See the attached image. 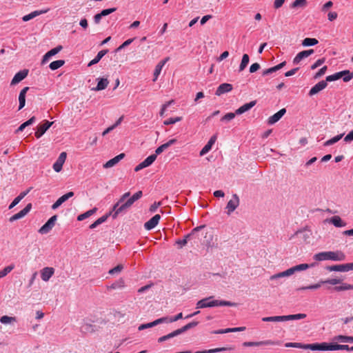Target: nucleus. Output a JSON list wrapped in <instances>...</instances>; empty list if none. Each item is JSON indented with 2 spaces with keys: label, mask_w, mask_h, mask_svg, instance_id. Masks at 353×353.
<instances>
[{
  "label": "nucleus",
  "mask_w": 353,
  "mask_h": 353,
  "mask_svg": "<svg viewBox=\"0 0 353 353\" xmlns=\"http://www.w3.org/2000/svg\"><path fill=\"white\" fill-rule=\"evenodd\" d=\"M327 221L336 228L345 227L346 225V223L339 216H334Z\"/></svg>",
  "instance_id": "22"
},
{
  "label": "nucleus",
  "mask_w": 353,
  "mask_h": 353,
  "mask_svg": "<svg viewBox=\"0 0 353 353\" xmlns=\"http://www.w3.org/2000/svg\"><path fill=\"white\" fill-rule=\"evenodd\" d=\"M324 62H325L324 58L318 59L313 65H312L311 69L315 70L316 68H317L318 67L321 65Z\"/></svg>",
  "instance_id": "63"
},
{
  "label": "nucleus",
  "mask_w": 353,
  "mask_h": 353,
  "mask_svg": "<svg viewBox=\"0 0 353 353\" xmlns=\"http://www.w3.org/2000/svg\"><path fill=\"white\" fill-rule=\"evenodd\" d=\"M14 268V264H11L8 266H6L3 270H0V274L2 276V277H4L8 273H10Z\"/></svg>",
  "instance_id": "48"
},
{
  "label": "nucleus",
  "mask_w": 353,
  "mask_h": 353,
  "mask_svg": "<svg viewBox=\"0 0 353 353\" xmlns=\"http://www.w3.org/2000/svg\"><path fill=\"white\" fill-rule=\"evenodd\" d=\"M123 269V265L119 264L116 267H114V268L110 269L109 270L108 273L110 274H118V273L121 272Z\"/></svg>",
  "instance_id": "53"
},
{
  "label": "nucleus",
  "mask_w": 353,
  "mask_h": 353,
  "mask_svg": "<svg viewBox=\"0 0 353 353\" xmlns=\"http://www.w3.org/2000/svg\"><path fill=\"white\" fill-rule=\"evenodd\" d=\"M341 72H336L332 75H329L326 77L325 81L327 82V81H333L338 80L341 78Z\"/></svg>",
  "instance_id": "50"
},
{
  "label": "nucleus",
  "mask_w": 353,
  "mask_h": 353,
  "mask_svg": "<svg viewBox=\"0 0 353 353\" xmlns=\"http://www.w3.org/2000/svg\"><path fill=\"white\" fill-rule=\"evenodd\" d=\"M16 321V317L8 316L6 315L1 316L0 319V322L3 324L11 323Z\"/></svg>",
  "instance_id": "45"
},
{
  "label": "nucleus",
  "mask_w": 353,
  "mask_h": 353,
  "mask_svg": "<svg viewBox=\"0 0 353 353\" xmlns=\"http://www.w3.org/2000/svg\"><path fill=\"white\" fill-rule=\"evenodd\" d=\"M125 156H115L113 159L108 161L103 167L104 168H110L117 164Z\"/></svg>",
  "instance_id": "28"
},
{
  "label": "nucleus",
  "mask_w": 353,
  "mask_h": 353,
  "mask_svg": "<svg viewBox=\"0 0 353 353\" xmlns=\"http://www.w3.org/2000/svg\"><path fill=\"white\" fill-rule=\"evenodd\" d=\"M314 265V263H312L311 265H308L307 263H301L295 266H293L288 270V276H291L294 274L296 272L303 271L309 268L310 267H313Z\"/></svg>",
  "instance_id": "10"
},
{
  "label": "nucleus",
  "mask_w": 353,
  "mask_h": 353,
  "mask_svg": "<svg viewBox=\"0 0 353 353\" xmlns=\"http://www.w3.org/2000/svg\"><path fill=\"white\" fill-rule=\"evenodd\" d=\"M305 314H290V320H298L305 319L306 317Z\"/></svg>",
  "instance_id": "61"
},
{
  "label": "nucleus",
  "mask_w": 353,
  "mask_h": 353,
  "mask_svg": "<svg viewBox=\"0 0 353 353\" xmlns=\"http://www.w3.org/2000/svg\"><path fill=\"white\" fill-rule=\"evenodd\" d=\"M175 141H176L175 139H172V140L169 141L168 142H167L166 143H164V144L161 145V146H159V148H157V149L156 150V154H160L162 152H163V150L165 148H168L171 144H172Z\"/></svg>",
  "instance_id": "42"
},
{
  "label": "nucleus",
  "mask_w": 353,
  "mask_h": 353,
  "mask_svg": "<svg viewBox=\"0 0 353 353\" xmlns=\"http://www.w3.org/2000/svg\"><path fill=\"white\" fill-rule=\"evenodd\" d=\"M35 121V117H32L30 119H29L27 121L22 123L18 128V132H21L24 130V128L31 124H32Z\"/></svg>",
  "instance_id": "46"
},
{
  "label": "nucleus",
  "mask_w": 353,
  "mask_h": 353,
  "mask_svg": "<svg viewBox=\"0 0 353 353\" xmlns=\"http://www.w3.org/2000/svg\"><path fill=\"white\" fill-rule=\"evenodd\" d=\"M285 64H286V61H283L281 63H279L274 67L264 70L263 71L262 75L266 76V75L270 74L274 72H276V71L279 70L280 69L283 68L285 65Z\"/></svg>",
  "instance_id": "25"
},
{
  "label": "nucleus",
  "mask_w": 353,
  "mask_h": 353,
  "mask_svg": "<svg viewBox=\"0 0 353 353\" xmlns=\"http://www.w3.org/2000/svg\"><path fill=\"white\" fill-rule=\"evenodd\" d=\"M314 259L321 261L326 260H332L334 261H342L345 259V254L341 251L336 252H322L314 254Z\"/></svg>",
  "instance_id": "3"
},
{
  "label": "nucleus",
  "mask_w": 353,
  "mask_h": 353,
  "mask_svg": "<svg viewBox=\"0 0 353 353\" xmlns=\"http://www.w3.org/2000/svg\"><path fill=\"white\" fill-rule=\"evenodd\" d=\"M65 201V197L61 196L59 197L57 201L52 205V209L55 210L58 208L63 203H64Z\"/></svg>",
  "instance_id": "56"
},
{
  "label": "nucleus",
  "mask_w": 353,
  "mask_h": 353,
  "mask_svg": "<svg viewBox=\"0 0 353 353\" xmlns=\"http://www.w3.org/2000/svg\"><path fill=\"white\" fill-rule=\"evenodd\" d=\"M66 157L67 156H59V158L53 164V169L55 172H59L62 170V167L65 161Z\"/></svg>",
  "instance_id": "26"
},
{
  "label": "nucleus",
  "mask_w": 353,
  "mask_h": 353,
  "mask_svg": "<svg viewBox=\"0 0 353 353\" xmlns=\"http://www.w3.org/2000/svg\"><path fill=\"white\" fill-rule=\"evenodd\" d=\"M46 12H47V10H35L27 15L23 16L22 18V20L23 21H28L32 19L34 17H36L41 14L46 13Z\"/></svg>",
  "instance_id": "29"
},
{
  "label": "nucleus",
  "mask_w": 353,
  "mask_h": 353,
  "mask_svg": "<svg viewBox=\"0 0 353 353\" xmlns=\"http://www.w3.org/2000/svg\"><path fill=\"white\" fill-rule=\"evenodd\" d=\"M108 50H102L99 51L96 57L88 63V66H91L97 63L102 59V57L108 53Z\"/></svg>",
  "instance_id": "33"
},
{
  "label": "nucleus",
  "mask_w": 353,
  "mask_h": 353,
  "mask_svg": "<svg viewBox=\"0 0 353 353\" xmlns=\"http://www.w3.org/2000/svg\"><path fill=\"white\" fill-rule=\"evenodd\" d=\"M285 276H289L287 270L272 275L270 280H275Z\"/></svg>",
  "instance_id": "54"
},
{
  "label": "nucleus",
  "mask_w": 353,
  "mask_h": 353,
  "mask_svg": "<svg viewBox=\"0 0 353 353\" xmlns=\"http://www.w3.org/2000/svg\"><path fill=\"white\" fill-rule=\"evenodd\" d=\"M57 219V215L50 217L48 221L39 229V232L43 234L48 233L55 225Z\"/></svg>",
  "instance_id": "7"
},
{
  "label": "nucleus",
  "mask_w": 353,
  "mask_h": 353,
  "mask_svg": "<svg viewBox=\"0 0 353 353\" xmlns=\"http://www.w3.org/2000/svg\"><path fill=\"white\" fill-rule=\"evenodd\" d=\"M256 101H250V103L243 105L242 106H241L239 108H238L236 110V114H241L248 111L249 110H250L252 108H253L256 105Z\"/></svg>",
  "instance_id": "24"
},
{
  "label": "nucleus",
  "mask_w": 353,
  "mask_h": 353,
  "mask_svg": "<svg viewBox=\"0 0 353 353\" xmlns=\"http://www.w3.org/2000/svg\"><path fill=\"white\" fill-rule=\"evenodd\" d=\"M281 344L280 341H274L271 340L262 341L258 342H245L243 346L252 347V346H261V345H279Z\"/></svg>",
  "instance_id": "8"
},
{
  "label": "nucleus",
  "mask_w": 353,
  "mask_h": 353,
  "mask_svg": "<svg viewBox=\"0 0 353 353\" xmlns=\"http://www.w3.org/2000/svg\"><path fill=\"white\" fill-rule=\"evenodd\" d=\"M161 219V216L159 214H156L153 217H152L149 221L145 223L144 227L146 230H150L154 228L158 224L159 220Z\"/></svg>",
  "instance_id": "16"
},
{
  "label": "nucleus",
  "mask_w": 353,
  "mask_h": 353,
  "mask_svg": "<svg viewBox=\"0 0 353 353\" xmlns=\"http://www.w3.org/2000/svg\"><path fill=\"white\" fill-rule=\"evenodd\" d=\"M54 273V269L50 267H46L41 270V278L44 281H48Z\"/></svg>",
  "instance_id": "15"
},
{
  "label": "nucleus",
  "mask_w": 353,
  "mask_h": 353,
  "mask_svg": "<svg viewBox=\"0 0 353 353\" xmlns=\"http://www.w3.org/2000/svg\"><path fill=\"white\" fill-rule=\"evenodd\" d=\"M332 351L334 350H347L350 351V347L347 345H339L336 343H332Z\"/></svg>",
  "instance_id": "41"
},
{
  "label": "nucleus",
  "mask_w": 353,
  "mask_h": 353,
  "mask_svg": "<svg viewBox=\"0 0 353 353\" xmlns=\"http://www.w3.org/2000/svg\"><path fill=\"white\" fill-rule=\"evenodd\" d=\"M97 208H94L85 212V213L79 215L77 217V220L83 221V220L88 218L89 216H92V214H94L97 212Z\"/></svg>",
  "instance_id": "34"
},
{
  "label": "nucleus",
  "mask_w": 353,
  "mask_h": 353,
  "mask_svg": "<svg viewBox=\"0 0 353 353\" xmlns=\"http://www.w3.org/2000/svg\"><path fill=\"white\" fill-rule=\"evenodd\" d=\"M341 283V279H327L325 281H321L319 283H321V285L324 283H329L331 285H336Z\"/></svg>",
  "instance_id": "52"
},
{
  "label": "nucleus",
  "mask_w": 353,
  "mask_h": 353,
  "mask_svg": "<svg viewBox=\"0 0 353 353\" xmlns=\"http://www.w3.org/2000/svg\"><path fill=\"white\" fill-rule=\"evenodd\" d=\"M32 209V204L28 203L23 210L18 213L14 214L10 218V221L13 222L16 220L24 217Z\"/></svg>",
  "instance_id": "11"
},
{
  "label": "nucleus",
  "mask_w": 353,
  "mask_h": 353,
  "mask_svg": "<svg viewBox=\"0 0 353 353\" xmlns=\"http://www.w3.org/2000/svg\"><path fill=\"white\" fill-rule=\"evenodd\" d=\"M169 60V57H166L163 60L161 61L155 67L154 72V79L153 81H156L158 79L163 67L166 63V62Z\"/></svg>",
  "instance_id": "21"
},
{
  "label": "nucleus",
  "mask_w": 353,
  "mask_h": 353,
  "mask_svg": "<svg viewBox=\"0 0 353 353\" xmlns=\"http://www.w3.org/2000/svg\"><path fill=\"white\" fill-rule=\"evenodd\" d=\"M227 350H228V348H227V347H217V348L207 350H203V351H197L194 353H216V352L225 351Z\"/></svg>",
  "instance_id": "47"
},
{
  "label": "nucleus",
  "mask_w": 353,
  "mask_h": 353,
  "mask_svg": "<svg viewBox=\"0 0 353 353\" xmlns=\"http://www.w3.org/2000/svg\"><path fill=\"white\" fill-rule=\"evenodd\" d=\"M205 228V225H202L197 226V227L194 228L191 231L190 233L184 236L183 239H177L175 241V244L179 245V247H178L179 249L182 248L183 246H185L187 244L188 241H192V238L195 234H196L199 232H201Z\"/></svg>",
  "instance_id": "4"
},
{
  "label": "nucleus",
  "mask_w": 353,
  "mask_h": 353,
  "mask_svg": "<svg viewBox=\"0 0 353 353\" xmlns=\"http://www.w3.org/2000/svg\"><path fill=\"white\" fill-rule=\"evenodd\" d=\"M116 8H109V9H105V10H103L100 14L102 17H105V16H107L112 12H114V11H116Z\"/></svg>",
  "instance_id": "64"
},
{
  "label": "nucleus",
  "mask_w": 353,
  "mask_h": 353,
  "mask_svg": "<svg viewBox=\"0 0 353 353\" xmlns=\"http://www.w3.org/2000/svg\"><path fill=\"white\" fill-rule=\"evenodd\" d=\"M216 140V136H212L208 143L203 148V149L201 150L199 154H205L208 153L212 148V145L214 144L215 141Z\"/></svg>",
  "instance_id": "27"
},
{
  "label": "nucleus",
  "mask_w": 353,
  "mask_h": 353,
  "mask_svg": "<svg viewBox=\"0 0 353 353\" xmlns=\"http://www.w3.org/2000/svg\"><path fill=\"white\" fill-rule=\"evenodd\" d=\"M125 287V281L123 279H119L118 281H116L110 285L108 286V290H116V289H122Z\"/></svg>",
  "instance_id": "30"
},
{
  "label": "nucleus",
  "mask_w": 353,
  "mask_h": 353,
  "mask_svg": "<svg viewBox=\"0 0 353 353\" xmlns=\"http://www.w3.org/2000/svg\"><path fill=\"white\" fill-rule=\"evenodd\" d=\"M250 61L248 54H244L242 57L241 62L239 65V71H243L248 65Z\"/></svg>",
  "instance_id": "39"
},
{
  "label": "nucleus",
  "mask_w": 353,
  "mask_h": 353,
  "mask_svg": "<svg viewBox=\"0 0 353 353\" xmlns=\"http://www.w3.org/2000/svg\"><path fill=\"white\" fill-rule=\"evenodd\" d=\"M321 287V283H316L314 285H310L308 286L301 287L298 289V290H316Z\"/></svg>",
  "instance_id": "57"
},
{
  "label": "nucleus",
  "mask_w": 353,
  "mask_h": 353,
  "mask_svg": "<svg viewBox=\"0 0 353 353\" xmlns=\"http://www.w3.org/2000/svg\"><path fill=\"white\" fill-rule=\"evenodd\" d=\"M64 64H65L64 60H57V61H54L51 62L50 63L49 67L52 70H55L61 68V66H63Z\"/></svg>",
  "instance_id": "38"
},
{
  "label": "nucleus",
  "mask_w": 353,
  "mask_h": 353,
  "mask_svg": "<svg viewBox=\"0 0 353 353\" xmlns=\"http://www.w3.org/2000/svg\"><path fill=\"white\" fill-rule=\"evenodd\" d=\"M327 85V83L325 81H321L319 82L310 89L309 92V95L312 96L317 94L318 92L325 88Z\"/></svg>",
  "instance_id": "17"
},
{
  "label": "nucleus",
  "mask_w": 353,
  "mask_h": 353,
  "mask_svg": "<svg viewBox=\"0 0 353 353\" xmlns=\"http://www.w3.org/2000/svg\"><path fill=\"white\" fill-rule=\"evenodd\" d=\"M343 134H341L339 135H337V136L332 138L331 139L326 141L325 145H330L336 143L343 137Z\"/></svg>",
  "instance_id": "55"
},
{
  "label": "nucleus",
  "mask_w": 353,
  "mask_h": 353,
  "mask_svg": "<svg viewBox=\"0 0 353 353\" xmlns=\"http://www.w3.org/2000/svg\"><path fill=\"white\" fill-rule=\"evenodd\" d=\"M286 112V110L285 108H282L279 112L269 117L268 123L270 125H272L276 123L285 114Z\"/></svg>",
  "instance_id": "20"
},
{
  "label": "nucleus",
  "mask_w": 353,
  "mask_h": 353,
  "mask_svg": "<svg viewBox=\"0 0 353 353\" xmlns=\"http://www.w3.org/2000/svg\"><path fill=\"white\" fill-rule=\"evenodd\" d=\"M332 343H319V350L320 351H332Z\"/></svg>",
  "instance_id": "49"
},
{
  "label": "nucleus",
  "mask_w": 353,
  "mask_h": 353,
  "mask_svg": "<svg viewBox=\"0 0 353 353\" xmlns=\"http://www.w3.org/2000/svg\"><path fill=\"white\" fill-rule=\"evenodd\" d=\"M341 78H343V81L344 82H348L351 79H353V72H350V70H343L341 71Z\"/></svg>",
  "instance_id": "37"
},
{
  "label": "nucleus",
  "mask_w": 353,
  "mask_h": 353,
  "mask_svg": "<svg viewBox=\"0 0 353 353\" xmlns=\"http://www.w3.org/2000/svg\"><path fill=\"white\" fill-rule=\"evenodd\" d=\"M333 290L336 292L353 290V285L347 283H343L341 285L334 287Z\"/></svg>",
  "instance_id": "43"
},
{
  "label": "nucleus",
  "mask_w": 353,
  "mask_h": 353,
  "mask_svg": "<svg viewBox=\"0 0 353 353\" xmlns=\"http://www.w3.org/2000/svg\"><path fill=\"white\" fill-rule=\"evenodd\" d=\"M314 52V50L313 49H310L307 50H303L300 52H299L296 57L293 59V63L294 64H298L301 62V60H303L305 58L308 57L311 54H312Z\"/></svg>",
  "instance_id": "12"
},
{
  "label": "nucleus",
  "mask_w": 353,
  "mask_h": 353,
  "mask_svg": "<svg viewBox=\"0 0 353 353\" xmlns=\"http://www.w3.org/2000/svg\"><path fill=\"white\" fill-rule=\"evenodd\" d=\"M142 195V191H138L129 198L124 203L121 204V206H119V204H114L112 209V211L114 212L112 217L115 219L119 214L127 210L136 201L141 199Z\"/></svg>",
  "instance_id": "2"
},
{
  "label": "nucleus",
  "mask_w": 353,
  "mask_h": 353,
  "mask_svg": "<svg viewBox=\"0 0 353 353\" xmlns=\"http://www.w3.org/2000/svg\"><path fill=\"white\" fill-rule=\"evenodd\" d=\"M213 296H210L199 301L196 304V307L197 309H202L216 306L234 307L237 305L236 303L230 302L228 301L213 300Z\"/></svg>",
  "instance_id": "1"
},
{
  "label": "nucleus",
  "mask_w": 353,
  "mask_h": 353,
  "mask_svg": "<svg viewBox=\"0 0 353 353\" xmlns=\"http://www.w3.org/2000/svg\"><path fill=\"white\" fill-rule=\"evenodd\" d=\"M240 200L236 194L232 195V198L228 202L225 209L227 214L230 215L239 205Z\"/></svg>",
  "instance_id": "6"
},
{
  "label": "nucleus",
  "mask_w": 353,
  "mask_h": 353,
  "mask_svg": "<svg viewBox=\"0 0 353 353\" xmlns=\"http://www.w3.org/2000/svg\"><path fill=\"white\" fill-rule=\"evenodd\" d=\"M109 81L107 79L101 78L99 79L97 85L95 88V90H102L107 88Z\"/></svg>",
  "instance_id": "35"
},
{
  "label": "nucleus",
  "mask_w": 353,
  "mask_h": 353,
  "mask_svg": "<svg viewBox=\"0 0 353 353\" xmlns=\"http://www.w3.org/2000/svg\"><path fill=\"white\" fill-rule=\"evenodd\" d=\"M63 47L62 46H58L54 48L51 49L48 51L49 55H51L52 57L59 53Z\"/></svg>",
  "instance_id": "60"
},
{
  "label": "nucleus",
  "mask_w": 353,
  "mask_h": 353,
  "mask_svg": "<svg viewBox=\"0 0 353 353\" xmlns=\"http://www.w3.org/2000/svg\"><path fill=\"white\" fill-rule=\"evenodd\" d=\"M325 268H326V270H327L328 271H330V272H332V271L345 272L343 264L328 265Z\"/></svg>",
  "instance_id": "44"
},
{
  "label": "nucleus",
  "mask_w": 353,
  "mask_h": 353,
  "mask_svg": "<svg viewBox=\"0 0 353 353\" xmlns=\"http://www.w3.org/2000/svg\"><path fill=\"white\" fill-rule=\"evenodd\" d=\"M319 43V41L314 38H305L302 41V45L304 46H314Z\"/></svg>",
  "instance_id": "40"
},
{
  "label": "nucleus",
  "mask_w": 353,
  "mask_h": 353,
  "mask_svg": "<svg viewBox=\"0 0 353 353\" xmlns=\"http://www.w3.org/2000/svg\"><path fill=\"white\" fill-rule=\"evenodd\" d=\"M130 195V193L129 192H125L123 194L121 197L119 199L118 202L116 204H119V206H121V204L124 203L126 201L125 199L129 197Z\"/></svg>",
  "instance_id": "59"
},
{
  "label": "nucleus",
  "mask_w": 353,
  "mask_h": 353,
  "mask_svg": "<svg viewBox=\"0 0 353 353\" xmlns=\"http://www.w3.org/2000/svg\"><path fill=\"white\" fill-rule=\"evenodd\" d=\"M334 340L341 343H353V336L338 335L334 337Z\"/></svg>",
  "instance_id": "36"
},
{
  "label": "nucleus",
  "mask_w": 353,
  "mask_h": 353,
  "mask_svg": "<svg viewBox=\"0 0 353 353\" xmlns=\"http://www.w3.org/2000/svg\"><path fill=\"white\" fill-rule=\"evenodd\" d=\"M172 103H174V100H170V101H169L166 102L165 104H163V105H162L161 109V111H160V115H161V117L164 114V113H165V110H166L167 108H168L170 105H171Z\"/></svg>",
  "instance_id": "62"
},
{
  "label": "nucleus",
  "mask_w": 353,
  "mask_h": 353,
  "mask_svg": "<svg viewBox=\"0 0 353 353\" xmlns=\"http://www.w3.org/2000/svg\"><path fill=\"white\" fill-rule=\"evenodd\" d=\"M181 120H182L181 117H177L175 118H170V119L164 121L163 124L168 125L174 124L178 121H181Z\"/></svg>",
  "instance_id": "51"
},
{
  "label": "nucleus",
  "mask_w": 353,
  "mask_h": 353,
  "mask_svg": "<svg viewBox=\"0 0 353 353\" xmlns=\"http://www.w3.org/2000/svg\"><path fill=\"white\" fill-rule=\"evenodd\" d=\"M232 85L230 83H224L221 84L216 89L215 94L220 96L226 92H229L232 90Z\"/></svg>",
  "instance_id": "18"
},
{
  "label": "nucleus",
  "mask_w": 353,
  "mask_h": 353,
  "mask_svg": "<svg viewBox=\"0 0 353 353\" xmlns=\"http://www.w3.org/2000/svg\"><path fill=\"white\" fill-rule=\"evenodd\" d=\"M28 70H23L18 72L14 76V77L11 81V85H15V84L19 83L20 81L23 80L28 76Z\"/></svg>",
  "instance_id": "19"
},
{
  "label": "nucleus",
  "mask_w": 353,
  "mask_h": 353,
  "mask_svg": "<svg viewBox=\"0 0 353 353\" xmlns=\"http://www.w3.org/2000/svg\"><path fill=\"white\" fill-rule=\"evenodd\" d=\"M28 90H29V87H25L21 90V92L19 93V110L22 109L25 106L26 94Z\"/></svg>",
  "instance_id": "23"
},
{
  "label": "nucleus",
  "mask_w": 353,
  "mask_h": 353,
  "mask_svg": "<svg viewBox=\"0 0 353 353\" xmlns=\"http://www.w3.org/2000/svg\"><path fill=\"white\" fill-rule=\"evenodd\" d=\"M198 324H199L198 321H192V322H190V323H188L187 325H184L183 327H182L179 329H177L176 330L178 334L179 335V334L186 332L187 330L196 327Z\"/></svg>",
  "instance_id": "32"
},
{
  "label": "nucleus",
  "mask_w": 353,
  "mask_h": 353,
  "mask_svg": "<svg viewBox=\"0 0 353 353\" xmlns=\"http://www.w3.org/2000/svg\"><path fill=\"white\" fill-rule=\"evenodd\" d=\"M168 322V317H162V318H160V319H158L151 323H145V324H141L139 327V330H143L144 329H146V328H150V327H152L155 325H157L160 323H167Z\"/></svg>",
  "instance_id": "14"
},
{
  "label": "nucleus",
  "mask_w": 353,
  "mask_h": 353,
  "mask_svg": "<svg viewBox=\"0 0 353 353\" xmlns=\"http://www.w3.org/2000/svg\"><path fill=\"white\" fill-rule=\"evenodd\" d=\"M157 157V156H148L147 159L136 166L134 171L139 172V170L150 166L156 160Z\"/></svg>",
  "instance_id": "13"
},
{
  "label": "nucleus",
  "mask_w": 353,
  "mask_h": 353,
  "mask_svg": "<svg viewBox=\"0 0 353 353\" xmlns=\"http://www.w3.org/2000/svg\"><path fill=\"white\" fill-rule=\"evenodd\" d=\"M111 214V212H109L108 214H106L103 216H102L101 217L99 218L97 220H96L93 223H92L90 225V229H94L95 228H97L98 225H99L100 224H102L103 223H104L105 221H106V220L108 219V218L109 217V216Z\"/></svg>",
  "instance_id": "31"
},
{
  "label": "nucleus",
  "mask_w": 353,
  "mask_h": 353,
  "mask_svg": "<svg viewBox=\"0 0 353 353\" xmlns=\"http://www.w3.org/2000/svg\"><path fill=\"white\" fill-rule=\"evenodd\" d=\"M236 114V112L234 113V112L227 113L221 118V121H230L235 117Z\"/></svg>",
  "instance_id": "58"
},
{
  "label": "nucleus",
  "mask_w": 353,
  "mask_h": 353,
  "mask_svg": "<svg viewBox=\"0 0 353 353\" xmlns=\"http://www.w3.org/2000/svg\"><path fill=\"white\" fill-rule=\"evenodd\" d=\"M285 345L287 347H296L313 351L319 350V343L303 344L301 343H287Z\"/></svg>",
  "instance_id": "5"
},
{
  "label": "nucleus",
  "mask_w": 353,
  "mask_h": 353,
  "mask_svg": "<svg viewBox=\"0 0 353 353\" xmlns=\"http://www.w3.org/2000/svg\"><path fill=\"white\" fill-rule=\"evenodd\" d=\"M53 122H50L48 121H45L43 123L39 124L37 126V130L35 132V137L37 138H40L46 130L52 125Z\"/></svg>",
  "instance_id": "9"
}]
</instances>
